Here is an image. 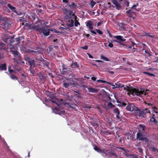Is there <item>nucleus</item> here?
I'll return each mask as SVG.
<instances>
[{"label": "nucleus", "mask_w": 158, "mask_h": 158, "mask_svg": "<svg viewBox=\"0 0 158 158\" xmlns=\"http://www.w3.org/2000/svg\"><path fill=\"white\" fill-rule=\"evenodd\" d=\"M76 6L77 5L74 2H72L71 4H68L65 5V8L62 9L64 19L68 20L67 25L69 27L74 26V21L73 19L77 18L73 10Z\"/></svg>", "instance_id": "f257e3e1"}, {"label": "nucleus", "mask_w": 158, "mask_h": 158, "mask_svg": "<svg viewBox=\"0 0 158 158\" xmlns=\"http://www.w3.org/2000/svg\"><path fill=\"white\" fill-rule=\"evenodd\" d=\"M115 85H116V88L124 87V90H126L128 92L127 93L128 95H130V94H131L133 96L135 95L138 96H140L143 94L144 92V89H136L132 87H129L127 86L124 87V85L119 83L118 82L115 83Z\"/></svg>", "instance_id": "f03ea898"}, {"label": "nucleus", "mask_w": 158, "mask_h": 158, "mask_svg": "<svg viewBox=\"0 0 158 158\" xmlns=\"http://www.w3.org/2000/svg\"><path fill=\"white\" fill-rule=\"evenodd\" d=\"M135 115L138 116L139 117L146 118L148 119L151 116V112L148 108L141 110L138 108L135 112Z\"/></svg>", "instance_id": "7ed1b4c3"}, {"label": "nucleus", "mask_w": 158, "mask_h": 158, "mask_svg": "<svg viewBox=\"0 0 158 158\" xmlns=\"http://www.w3.org/2000/svg\"><path fill=\"white\" fill-rule=\"evenodd\" d=\"M136 139L139 141H144L147 144H149L150 143L149 139L143 134V132L141 131L140 130H138V131L136 134Z\"/></svg>", "instance_id": "20e7f679"}, {"label": "nucleus", "mask_w": 158, "mask_h": 158, "mask_svg": "<svg viewBox=\"0 0 158 158\" xmlns=\"http://www.w3.org/2000/svg\"><path fill=\"white\" fill-rule=\"evenodd\" d=\"M157 109L155 108V109H154L152 111V114L151 113V115L150 117V119L151 123H158V111Z\"/></svg>", "instance_id": "39448f33"}, {"label": "nucleus", "mask_w": 158, "mask_h": 158, "mask_svg": "<svg viewBox=\"0 0 158 158\" xmlns=\"http://www.w3.org/2000/svg\"><path fill=\"white\" fill-rule=\"evenodd\" d=\"M94 149L98 152L100 153L105 158H107V150H106L104 149H100L96 145H94Z\"/></svg>", "instance_id": "423d86ee"}, {"label": "nucleus", "mask_w": 158, "mask_h": 158, "mask_svg": "<svg viewBox=\"0 0 158 158\" xmlns=\"http://www.w3.org/2000/svg\"><path fill=\"white\" fill-rule=\"evenodd\" d=\"M35 25L32 27V28L33 30L38 31L39 32L43 28L44 26L42 25V23L41 22V20H38L36 22Z\"/></svg>", "instance_id": "0eeeda50"}, {"label": "nucleus", "mask_w": 158, "mask_h": 158, "mask_svg": "<svg viewBox=\"0 0 158 158\" xmlns=\"http://www.w3.org/2000/svg\"><path fill=\"white\" fill-rule=\"evenodd\" d=\"M50 29H47V26H43V28L39 32L40 33H42L43 35L45 36H47L49 35Z\"/></svg>", "instance_id": "6e6552de"}, {"label": "nucleus", "mask_w": 158, "mask_h": 158, "mask_svg": "<svg viewBox=\"0 0 158 158\" xmlns=\"http://www.w3.org/2000/svg\"><path fill=\"white\" fill-rule=\"evenodd\" d=\"M126 109L127 110L129 111H133L135 114V112H136V110H138V108L135 107L134 104L131 103L128 104L126 107Z\"/></svg>", "instance_id": "1a4fd4ad"}, {"label": "nucleus", "mask_w": 158, "mask_h": 158, "mask_svg": "<svg viewBox=\"0 0 158 158\" xmlns=\"http://www.w3.org/2000/svg\"><path fill=\"white\" fill-rule=\"evenodd\" d=\"M0 27L3 29L7 30L10 26V24L7 21H2L0 22Z\"/></svg>", "instance_id": "9d476101"}, {"label": "nucleus", "mask_w": 158, "mask_h": 158, "mask_svg": "<svg viewBox=\"0 0 158 158\" xmlns=\"http://www.w3.org/2000/svg\"><path fill=\"white\" fill-rule=\"evenodd\" d=\"M86 23V26L89 29L90 31L94 35L97 34L96 32L93 30V24L92 22L91 21H89Z\"/></svg>", "instance_id": "9b49d317"}, {"label": "nucleus", "mask_w": 158, "mask_h": 158, "mask_svg": "<svg viewBox=\"0 0 158 158\" xmlns=\"http://www.w3.org/2000/svg\"><path fill=\"white\" fill-rule=\"evenodd\" d=\"M111 2L115 5L114 6L116 7L117 10H119L121 8L122 5L121 2H118L117 0H111Z\"/></svg>", "instance_id": "f8f14e48"}, {"label": "nucleus", "mask_w": 158, "mask_h": 158, "mask_svg": "<svg viewBox=\"0 0 158 158\" xmlns=\"http://www.w3.org/2000/svg\"><path fill=\"white\" fill-rule=\"evenodd\" d=\"M62 74L65 75L67 74V73H70L71 72L70 70H67L68 68L66 67V66L65 64H63L62 66Z\"/></svg>", "instance_id": "ddd939ff"}, {"label": "nucleus", "mask_w": 158, "mask_h": 158, "mask_svg": "<svg viewBox=\"0 0 158 158\" xmlns=\"http://www.w3.org/2000/svg\"><path fill=\"white\" fill-rule=\"evenodd\" d=\"M115 156L116 157H117V156L116 153L112 150H110V151L108 150L107 153V157H111L112 156Z\"/></svg>", "instance_id": "4468645a"}, {"label": "nucleus", "mask_w": 158, "mask_h": 158, "mask_svg": "<svg viewBox=\"0 0 158 158\" xmlns=\"http://www.w3.org/2000/svg\"><path fill=\"white\" fill-rule=\"evenodd\" d=\"M127 14V16L128 17L130 18H134V15H135V12L132 11L131 10H128L126 11Z\"/></svg>", "instance_id": "2eb2a0df"}, {"label": "nucleus", "mask_w": 158, "mask_h": 158, "mask_svg": "<svg viewBox=\"0 0 158 158\" xmlns=\"http://www.w3.org/2000/svg\"><path fill=\"white\" fill-rule=\"evenodd\" d=\"M5 73L8 74V75L9 76L10 78H11L12 79L14 80H18V78L15 76L16 72L13 73H8L7 72H5Z\"/></svg>", "instance_id": "dca6fc26"}, {"label": "nucleus", "mask_w": 158, "mask_h": 158, "mask_svg": "<svg viewBox=\"0 0 158 158\" xmlns=\"http://www.w3.org/2000/svg\"><path fill=\"white\" fill-rule=\"evenodd\" d=\"M28 63L30 65V69H34L35 67V61L34 60H30L28 61Z\"/></svg>", "instance_id": "f3484780"}, {"label": "nucleus", "mask_w": 158, "mask_h": 158, "mask_svg": "<svg viewBox=\"0 0 158 158\" xmlns=\"http://www.w3.org/2000/svg\"><path fill=\"white\" fill-rule=\"evenodd\" d=\"M40 48H38L37 49L30 50V52L33 53V55H37L40 53Z\"/></svg>", "instance_id": "a211bd4d"}, {"label": "nucleus", "mask_w": 158, "mask_h": 158, "mask_svg": "<svg viewBox=\"0 0 158 158\" xmlns=\"http://www.w3.org/2000/svg\"><path fill=\"white\" fill-rule=\"evenodd\" d=\"M71 67L72 68H77L78 69H80V66L79 65L77 64V62H74L73 60L72 63L71 64Z\"/></svg>", "instance_id": "6ab92c4d"}, {"label": "nucleus", "mask_w": 158, "mask_h": 158, "mask_svg": "<svg viewBox=\"0 0 158 158\" xmlns=\"http://www.w3.org/2000/svg\"><path fill=\"white\" fill-rule=\"evenodd\" d=\"M49 97V98H51V99H49V100L52 102L53 103H56V98L55 96L53 94H50Z\"/></svg>", "instance_id": "aec40b11"}, {"label": "nucleus", "mask_w": 158, "mask_h": 158, "mask_svg": "<svg viewBox=\"0 0 158 158\" xmlns=\"http://www.w3.org/2000/svg\"><path fill=\"white\" fill-rule=\"evenodd\" d=\"M89 92L93 93H97L98 92V90L97 89L92 88L91 87H89L87 88Z\"/></svg>", "instance_id": "412c9836"}, {"label": "nucleus", "mask_w": 158, "mask_h": 158, "mask_svg": "<svg viewBox=\"0 0 158 158\" xmlns=\"http://www.w3.org/2000/svg\"><path fill=\"white\" fill-rule=\"evenodd\" d=\"M113 112L115 114H116V117L118 118H120V117L119 116V114L120 113V112L118 109L117 108H115L113 110Z\"/></svg>", "instance_id": "4be33fe9"}, {"label": "nucleus", "mask_w": 158, "mask_h": 158, "mask_svg": "<svg viewBox=\"0 0 158 158\" xmlns=\"http://www.w3.org/2000/svg\"><path fill=\"white\" fill-rule=\"evenodd\" d=\"M7 70V66L5 63L0 65V71H6Z\"/></svg>", "instance_id": "5701e85b"}, {"label": "nucleus", "mask_w": 158, "mask_h": 158, "mask_svg": "<svg viewBox=\"0 0 158 158\" xmlns=\"http://www.w3.org/2000/svg\"><path fill=\"white\" fill-rule=\"evenodd\" d=\"M114 37L117 39L118 40L122 41H124L126 40L123 38V36L121 35L114 36Z\"/></svg>", "instance_id": "b1692460"}, {"label": "nucleus", "mask_w": 158, "mask_h": 158, "mask_svg": "<svg viewBox=\"0 0 158 158\" xmlns=\"http://www.w3.org/2000/svg\"><path fill=\"white\" fill-rule=\"evenodd\" d=\"M139 130H140L141 131L143 132L144 131L146 128V127L143 125L139 124Z\"/></svg>", "instance_id": "393cba45"}, {"label": "nucleus", "mask_w": 158, "mask_h": 158, "mask_svg": "<svg viewBox=\"0 0 158 158\" xmlns=\"http://www.w3.org/2000/svg\"><path fill=\"white\" fill-rule=\"evenodd\" d=\"M11 52L14 56H16L19 58L20 57V55L19 54V52L17 50H11Z\"/></svg>", "instance_id": "a878e982"}, {"label": "nucleus", "mask_w": 158, "mask_h": 158, "mask_svg": "<svg viewBox=\"0 0 158 158\" xmlns=\"http://www.w3.org/2000/svg\"><path fill=\"white\" fill-rule=\"evenodd\" d=\"M49 64V62L45 60H44L42 62V64L43 65V67H45L47 65L48 66Z\"/></svg>", "instance_id": "bb28decb"}, {"label": "nucleus", "mask_w": 158, "mask_h": 158, "mask_svg": "<svg viewBox=\"0 0 158 158\" xmlns=\"http://www.w3.org/2000/svg\"><path fill=\"white\" fill-rule=\"evenodd\" d=\"M7 6L11 10H12L14 12V11H15L16 10V8L15 7L13 6H12L10 4H7Z\"/></svg>", "instance_id": "cd10ccee"}, {"label": "nucleus", "mask_w": 158, "mask_h": 158, "mask_svg": "<svg viewBox=\"0 0 158 158\" xmlns=\"http://www.w3.org/2000/svg\"><path fill=\"white\" fill-rule=\"evenodd\" d=\"M71 84V82H64L63 83V86L65 88H68Z\"/></svg>", "instance_id": "c85d7f7f"}, {"label": "nucleus", "mask_w": 158, "mask_h": 158, "mask_svg": "<svg viewBox=\"0 0 158 158\" xmlns=\"http://www.w3.org/2000/svg\"><path fill=\"white\" fill-rule=\"evenodd\" d=\"M101 59L103 60L106 61H109L110 60L107 57L104 56L103 55H102L101 56Z\"/></svg>", "instance_id": "c756f323"}, {"label": "nucleus", "mask_w": 158, "mask_h": 158, "mask_svg": "<svg viewBox=\"0 0 158 158\" xmlns=\"http://www.w3.org/2000/svg\"><path fill=\"white\" fill-rule=\"evenodd\" d=\"M124 155L127 157H129L131 156L132 155L131 154H129L128 152H126V151H124V152L123 153Z\"/></svg>", "instance_id": "7c9ffc66"}, {"label": "nucleus", "mask_w": 158, "mask_h": 158, "mask_svg": "<svg viewBox=\"0 0 158 158\" xmlns=\"http://www.w3.org/2000/svg\"><path fill=\"white\" fill-rule=\"evenodd\" d=\"M144 50H145L144 54H145V56L147 57H149L152 56V55H151L148 52L147 50L145 49Z\"/></svg>", "instance_id": "2f4dec72"}, {"label": "nucleus", "mask_w": 158, "mask_h": 158, "mask_svg": "<svg viewBox=\"0 0 158 158\" xmlns=\"http://www.w3.org/2000/svg\"><path fill=\"white\" fill-rule=\"evenodd\" d=\"M77 18L76 19H74L75 20V23H74V26L76 27H77L78 26V25H80V24L79 22L77 20Z\"/></svg>", "instance_id": "473e14b6"}, {"label": "nucleus", "mask_w": 158, "mask_h": 158, "mask_svg": "<svg viewBox=\"0 0 158 158\" xmlns=\"http://www.w3.org/2000/svg\"><path fill=\"white\" fill-rule=\"evenodd\" d=\"M143 73L149 76L152 77L155 76V75L154 74L146 72H143Z\"/></svg>", "instance_id": "72a5a7b5"}, {"label": "nucleus", "mask_w": 158, "mask_h": 158, "mask_svg": "<svg viewBox=\"0 0 158 158\" xmlns=\"http://www.w3.org/2000/svg\"><path fill=\"white\" fill-rule=\"evenodd\" d=\"M6 44L2 42H0V46H1V49H5Z\"/></svg>", "instance_id": "f704fd0d"}, {"label": "nucleus", "mask_w": 158, "mask_h": 158, "mask_svg": "<svg viewBox=\"0 0 158 158\" xmlns=\"http://www.w3.org/2000/svg\"><path fill=\"white\" fill-rule=\"evenodd\" d=\"M14 12L19 15H23L22 13L20 11H16L15 10L14 11Z\"/></svg>", "instance_id": "c9c22d12"}, {"label": "nucleus", "mask_w": 158, "mask_h": 158, "mask_svg": "<svg viewBox=\"0 0 158 158\" xmlns=\"http://www.w3.org/2000/svg\"><path fill=\"white\" fill-rule=\"evenodd\" d=\"M94 31H95L100 35H102L103 34L102 31L99 29H95Z\"/></svg>", "instance_id": "e433bc0d"}, {"label": "nucleus", "mask_w": 158, "mask_h": 158, "mask_svg": "<svg viewBox=\"0 0 158 158\" xmlns=\"http://www.w3.org/2000/svg\"><path fill=\"white\" fill-rule=\"evenodd\" d=\"M8 71H9V73H15L16 72L15 71L13 70V69H11L10 68V66L8 68Z\"/></svg>", "instance_id": "4c0bfd02"}, {"label": "nucleus", "mask_w": 158, "mask_h": 158, "mask_svg": "<svg viewBox=\"0 0 158 158\" xmlns=\"http://www.w3.org/2000/svg\"><path fill=\"white\" fill-rule=\"evenodd\" d=\"M9 39V37H8L7 38H3L2 39V41L4 42L8 43V40Z\"/></svg>", "instance_id": "58836bf2"}, {"label": "nucleus", "mask_w": 158, "mask_h": 158, "mask_svg": "<svg viewBox=\"0 0 158 158\" xmlns=\"http://www.w3.org/2000/svg\"><path fill=\"white\" fill-rule=\"evenodd\" d=\"M96 4V2L94 1L93 0H92L90 3V6H91V7L92 8Z\"/></svg>", "instance_id": "ea45409f"}, {"label": "nucleus", "mask_w": 158, "mask_h": 158, "mask_svg": "<svg viewBox=\"0 0 158 158\" xmlns=\"http://www.w3.org/2000/svg\"><path fill=\"white\" fill-rule=\"evenodd\" d=\"M107 105L108 106H110L111 108L114 107L115 106V105H113L112 103L111 102H110L108 103Z\"/></svg>", "instance_id": "a19ab883"}, {"label": "nucleus", "mask_w": 158, "mask_h": 158, "mask_svg": "<svg viewBox=\"0 0 158 158\" xmlns=\"http://www.w3.org/2000/svg\"><path fill=\"white\" fill-rule=\"evenodd\" d=\"M97 82H102V83H106L107 84L108 82L105 81V80H97Z\"/></svg>", "instance_id": "79ce46f5"}, {"label": "nucleus", "mask_w": 158, "mask_h": 158, "mask_svg": "<svg viewBox=\"0 0 158 158\" xmlns=\"http://www.w3.org/2000/svg\"><path fill=\"white\" fill-rule=\"evenodd\" d=\"M107 84H109L110 85H111L113 87H112V89H114L116 88V86H115V85L112 82H108Z\"/></svg>", "instance_id": "37998d69"}, {"label": "nucleus", "mask_w": 158, "mask_h": 158, "mask_svg": "<svg viewBox=\"0 0 158 158\" xmlns=\"http://www.w3.org/2000/svg\"><path fill=\"white\" fill-rule=\"evenodd\" d=\"M151 150L153 152H156L157 153H158V149L155 147L152 148Z\"/></svg>", "instance_id": "c03bdc74"}, {"label": "nucleus", "mask_w": 158, "mask_h": 158, "mask_svg": "<svg viewBox=\"0 0 158 158\" xmlns=\"http://www.w3.org/2000/svg\"><path fill=\"white\" fill-rule=\"evenodd\" d=\"M125 25V24L123 23H120L119 25V26L120 27H121L122 28H123V29H125V28L124 27V25Z\"/></svg>", "instance_id": "a18cd8bd"}, {"label": "nucleus", "mask_w": 158, "mask_h": 158, "mask_svg": "<svg viewBox=\"0 0 158 158\" xmlns=\"http://www.w3.org/2000/svg\"><path fill=\"white\" fill-rule=\"evenodd\" d=\"M141 45H142V46L143 47V48L142 49V51H143L146 49H145L147 47V46L146 45L144 44H142Z\"/></svg>", "instance_id": "49530a36"}, {"label": "nucleus", "mask_w": 158, "mask_h": 158, "mask_svg": "<svg viewBox=\"0 0 158 158\" xmlns=\"http://www.w3.org/2000/svg\"><path fill=\"white\" fill-rule=\"evenodd\" d=\"M54 46L52 45L50 46L48 48L49 49V52H51L52 51L53 49L54 48Z\"/></svg>", "instance_id": "de8ad7c7"}, {"label": "nucleus", "mask_w": 158, "mask_h": 158, "mask_svg": "<svg viewBox=\"0 0 158 158\" xmlns=\"http://www.w3.org/2000/svg\"><path fill=\"white\" fill-rule=\"evenodd\" d=\"M145 35L148 36L149 37H151V38H153L154 37V36L150 35L149 33H145Z\"/></svg>", "instance_id": "09e8293b"}, {"label": "nucleus", "mask_w": 158, "mask_h": 158, "mask_svg": "<svg viewBox=\"0 0 158 158\" xmlns=\"http://www.w3.org/2000/svg\"><path fill=\"white\" fill-rule=\"evenodd\" d=\"M19 21H24L25 20V18L23 17H21L19 18Z\"/></svg>", "instance_id": "8fccbe9b"}, {"label": "nucleus", "mask_w": 158, "mask_h": 158, "mask_svg": "<svg viewBox=\"0 0 158 158\" xmlns=\"http://www.w3.org/2000/svg\"><path fill=\"white\" fill-rule=\"evenodd\" d=\"M30 72L34 75V73H35L34 70V69H30Z\"/></svg>", "instance_id": "3c124183"}, {"label": "nucleus", "mask_w": 158, "mask_h": 158, "mask_svg": "<svg viewBox=\"0 0 158 158\" xmlns=\"http://www.w3.org/2000/svg\"><path fill=\"white\" fill-rule=\"evenodd\" d=\"M84 35H85L86 37L88 38L89 39H91L92 38L91 36H90V35L89 34H84Z\"/></svg>", "instance_id": "603ef678"}, {"label": "nucleus", "mask_w": 158, "mask_h": 158, "mask_svg": "<svg viewBox=\"0 0 158 158\" xmlns=\"http://www.w3.org/2000/svg\"><path fill=\"white\" fill-rule=\"evenodd\" d=\"M81 48L85 50H87L88 48V46L87 45H85L84 46L81 47Z\"/></svg>", "instance_id": "864d4df0"}, {"label": "nucleus", "mask_w": 158, "mask_h": 158, "mask_svg": "<svg viewBox=\"0 0 158 158\" xmlns=\"http://www.w3.org/2000/svg\"><path fill=\"white\" fill-rule=\"evenodd\" d=\"M116 148L118 149H121L123 150L124 151H125V148H124L121 147H116Z\"/></svg>", "instance_id": "5fc2aeb1"}, {"label": "nucleus", "mask_w": 158, "mask_h": 158, "mask_svg": "<svg viewBox=\"0 0 158 158\" xmlns=\"http://www.w3.org/2000/svg\"><path fill=\"white\" fill-rule=\"evenodd\" d=\"M14 42V40H11V39H10L9 38V39L8 40V44H10L12 43H13Z\"/></svg>", "instance_id": "6e6d98bb"}, {"label": "nucleus", "mask_w": 158, "mask_h": 158, "mask_svg": "<svg viewBox=\"0 0 158 158\" xmlns=\"http://www.w3.org/2000/svg\"><path fill=\"white\" fill-rule=\"evenodd\" d=\"M53 110L54 112H55L56 113L58 112V111L59 110V109L56 107L54 108Z\"/></svg>", "instance_id": "4d7b16f0"}, {"label": "nucleus", "mask_w": 158, "mask_h": 158, "mask_svg": "<svg viewBox=\"0 0 158 158\" xmlns=\"http://www.w3.org/2000/svg\"><path fill=\"white\" fill-rule=\"evenodd\" d=\"M108 46L110 48H112L113 47V44L112 43H109L108 44Z\"/></svg>", "instance_id": "13d9d810"}, {"label": "nucleus", "mask_w": 158, "mask_h": 158, "mask_svg": "<svg viewBox=\"0 0 158 158\" xmlns=\"http://www.w3.org/2000/svg\"><path fill=\"white\" fill-rule=\"evenodd\" d=\"M98 111L101 114H102L103 112V111L100 108H98Z\"/></svg>", "instance_id": "bf43d9fd"}, {"label": "nucleus", "mask_w": 158, "mask_h": 158, "mask_svg": "<svg viewBox=\"0 0 158 158\" xmlns=\"http://www.w3.org/2000/svg\"><path fill=\"white\" fill-rule=\"evenodd\" d=\"M106 96H107V98H108L109 100H110V101H111V98H110V94L108 93V94H106Z\"/></svg>", "instance_id": "052dcab7"}, {"label": "nucleus", "mask_w": 158, "mask_h": 158, "mask_svg": "<svg viewBox=\"0 0 158 158\" xmlns=\"http://www.w3.org/2000/svg\"><path fill=\"white\" fill-rule=\"evenodd\" d=\"M138 5V3H137L136 4H134L131 7V9H134V8L136 7Z\"/></svg>", "instance_id": "680f3d73"}, {"label": "nucleus", "mask_w": 158, "mask_h": 158, "mask_svg": "<svg viewBox=\"0 0 158 158\" xmlns=\"http://www.w3.org/2000/svg\"><path fill=\"white\" fill-rule=\"evenodd\" d=\"M21 37H19L16 38V41L19 43V41L21 40Z\"/></svg>", "instance_id": "e2e57ef3"}, {"label": "nucleus", "mask_w": 158, "mask_h": 158, "mask_svg": "<svg viewBox=\"0 0 158 158\" xmlns=\"http://www.w3.org/2000/svg\"><path fill=\"white\" fill-rule=\"evenodd\" d=\"M107 4L108 5H109L110 6H109V7H113V8L114 7V6L113 5H111V3L110 2H108L107 3Z\"/></svg>", "instance_id": "0e129e2a"}, {"label": "nucleus", "mask_w": 158, "mask_h": 158, "mask_svg": "<svg viewBox=\"0 0 158 158\" xmlns=\"http://www.w3.org/2000/svg\"><path fill=\"white\" fill-rule=\"evenodd\" d=\"M138 149L139 152L140 153H142L143 152V150L141 148H138Z\"/></svg>", "instance_id": "69168bd1"}, {"label": "nucleus", "mask_w": 158, "mask_h": 158, "mask_svg": "<svg viewBox=\"0 0 158 158\" xmlns=\"http://www.w3.org/2000/svg\"><path fill=\"white\" fill-rule=\"evenodd\" d=\"M114 42H117L118 43H119V44H121V45H124V44L123 43H121L120 41H117V40H114Z\"/></svg>", "instance_id": "338daca9"}, {"label": "nucleus", "mask_w": 158, "mask_h": 158, "mask_svg": "<svg viewBox=\"0 0 158 158\" xmlns=\"http://www.w3.org/2000/svg\"><path fill=\"white\" fill-rule=\"evenodd\" d=\"M91 79L93 81H94L96 80V78L95 77H91Z\"/></svg>", "instance_id": "774afa93"}]
</instances>
